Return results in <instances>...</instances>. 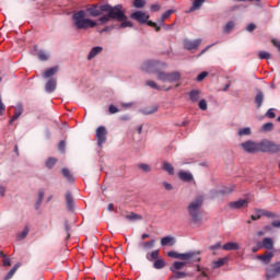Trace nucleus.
<instances>
[{"label":"nucleus","mask_w":280,"mask_h":280,"mask_svg":"<svg viewBox=\"0 0 280 280\" xmlns=\"http://www.w3.org/2000/svg\"><path fill=\"white\" fill-rule=\"evenodd\" d=\"M272 257H275V254H272V252H269L265 255H258L257 259H260V261H264L265 264H269V261L272 260Z\"/></svg>","instance_id":"393cba45"},{"label":"nucleus","mask_w":280,"mask_h":280,"mask_svg":"<svg viewBox=\"0 0 280 280\" xmlns=\"http://www.w3.org/2000/svg\"><path fill=\"white\" fill-rule=\"evenodd\" d=\"M58 160H56L55 158H49L46 161V167H48V170H51V167H54V165H56Z\"/></svg>","instance_id":"09e8293b"},{"label":"nucleus","mask_w":280,"mask_h":280,"mask_svg":"<svg viewBox=\"0 0 280 280\" xmlns=\"http://www.w3.org/2000/svg\"><path fill=\"white\" fill-rule=\"evenodd\" d=\"M158 80H160V82H168L172 84L180 80V72L178 71L165 72L161 70L158 72Z\"/></svg>","instance_id":"423d86ee"},{"label":"nucleus","mask_w":280,"mask_h":280,"mask_svg":"<svg viewBox=\"0 0 280 280\" xmlns=\"http://www.w3.org/2000/svg\"><path fill=\"white\" fill-rule=\"evenodd\" d=\"M264 92L258 91L256 96H255V104L257 108H261L262 104H264Z\"/></svg>","instance_id":"b1692460"},{"label":"nucleus","mask_w":280,"mask_h":280,"mask_svg":"<svg viewBox=\"0 0 280 280\" xmlns=\"http://www.w3.org/2000/svg\"><path fill=\"white\" fill-rule=\"evenodd\" d=\"M260 248L272 250V248H275V242H272V238L266 237L262 240V243H260Z\"/></svg>","instance_id":"f3484780"},{"label":"nucleus","mask_w":280,"mask_h":280,"mask_svg":"<svg viewBox=\"0 0 280 280\" xmlns=\"http://www.w3.org/2000/svg\"><path fill=\"white\" fill-rule=\"evenodd\" d=\"M45 198V190H39L38 192V200L36 202V209L43 205V199Z\"/></svg>","instance_id":"49530a36"},{"label":"nucleus","mask_w":280,"mask_h":280,"mask_svg":"<svg viewBox=\"0 0 280 280\" xmlns=\"http://www.w3.org/2000/svg\"><path fill=\"white\" fill-rule=\"evenodd\" d=\"M58 85V82L56 79L51 78L46 82L45 91L46 93H54L56 91V86Z\"/></svg>","instance_id":"2eb2a0df"},{"label":"nucleus","mask_w":280,"mask_h":280,"mask_svg":"<svg viewBox=\"0 0 280 280\" xmlns=\"http://www.w3.org/2000/svg\"><path fill=\"white\" fill-rule=\"evenodd\" d=\"M223 250H240V244L235 242H229L222 246Z\"/></svg>","instance_id":"5701e85b"},{"label":"nucleus","mask_w":280,"mask_h":280,"mask_svg":"<svg viewBox=\"0 0 280 280\" xmlns=\"http://www.w3.org/2000/svg\"><path fill=\"white\" fill-rule=\"evenodd\" d=\"M108 110H109L110 115H115V113L119 112V108H117V106H115V105H109Z\"/></svg>","instance_id":"e2e57ef3"},{"label":"nucleus","mask_w":280,"mask_h":280,"mask_svg":"<svg viewBox=\"0 0 280 280\" xmlns=\"http://www.w3.org/2000/svg\"><path fill=\"white\" fill-rule=\"evenodd\" d=\"M210 250H220L222 248V242H217L214 245H211Z\"/></svg>","instance_id":"bf43d9fd"},{"label":"nucleus","mask_w":280,"mask_h":280,"mask_svg":"<svg viewBox=\"0 0 280 280\" xmlns=\"http://www.w3.org/2000/svg\"><path fill=\"white\" fill-rule=\"evenodd\" d=\"M153 268H155V270H163V268H165V260L164 259H158L153 262Z\"/></svg>","instance_id":"2f4dec72"},{"label":"nucleus","mask_w":280,"mask_h":280,"mask_svg":"<svg viewBox=\"0 0 280 280\" xmlns=\"http://www.w3.org/2000/svg\"><path fill=\"white\" fill-rule=\"evenodd\" d=\"M207 75H209V72H207V71L199 73L197 75V82H202V80H205V78H207Z\"/></svg>","instance_id":"13d9d810"},{"label":"nucleus","mask_w":280,"mask_h":280,"mask_svg":"<svg viewBox=\"0 0 280 280\" xmlns=\"http://www.w3.org/2000/svg\"><path fill=\"white\" fill-rule=\"evenodd\" d=\"M65 147H66V143H65V140H61L58 144V149L60 152H65Z\"/></svg>","instance_id":"0e129e2a"},{"label":"nucleus","mask_w":280,"mask_h":280,"mask_svg":"<svg viewBox=\"0 0 280 280\" xmlns=\"http://www.w3.org/2000/svg\"><path fill=\"white\" fill-rule=\"evenodd\" d=\"M105 7H107V14L101 16L98 19V23L101 25H106L110 20L117 21L120 23V25L117 27V30H124L126 27H132V23L128 22V16H126V11L124 10V7L121 4L110 5L108 3H105Z\"/></svg>","instance_id":"f257e3e1"},{"label":"nucleus","mask_w":280,"mask_h":280,"mask_svg":"<svg viewBox=\"0 0 280 280\" xmlns=\"http://www.w3.org/2000/svg\"><path fill=\"white\" fill-rule=\"evenodd\" d=\"M112 30H115V25L106 26L101 31V34H104V32H112Z\"/></svg>","instance_id":"69168bd1"},{"label":"nucleus","mask_w":280,"mask_h":280,"mask_svg":"<svg viewBox=\"0 0 280 280\" xmlns=\"http://www.w3.org/2000/svg\"><path fill=\"white\" fill-rule=\"evenodd\" d=\"M160 10H161V5H159V4L151 5V12H159Z\"/></svg>","instance_id":"338daca9"},{"label":"nucleus","mask_w":280,"mask_h":280,"mask_svg":"<svg viewBox=\"0 0 280 280\" xmlns=\"http://www.w3.org/2000/svg\"><path fill=\"white\" fill-rule=\"evenodd\" d=\"M174 14V10H167L166 12L163 13L162 18L160 19V25H163L165 23L166 19H170Z\"/></svg>","instance_id":"c9c22d12"},{"label":"nucleus","mask_w":280,"mask_h":280,"mask_svg":"<svg viewBox=\"0 0 280 280\" xmlns=\"http://www.w3.org/2000/svg\"><path fill=\"white\" fill-rule=\"evenodd\" d=\"M101 51H104V48L102 46L93 47L88 55V60H93V58H95V56H100Z\"/></svg>","instance_id":"aec40b11"},{"label":"nucleus","mask_w":280,"mask_h":280,"mask_svg":"<svg viewBox=\"0 0 280 280\" xmlns=\"http://www.w3.org/2000/svg\"><path fill=\"white\" fill-rule=\"evenodd\" d=\"M138 167L142 170V172H151L152 167L149 164H139Z\"/></svg>","instance_id":"4d7b16f0"},{"label":"nucleus","mask_w":280,"mask_h":280,"mask_svg":"<svg viewBox=\"0 0 280 280\" xmlns=\"http://www.w3.org/2000/svg\"><path fill=\"white\" fill-rule=\"evenodd\" d=\"M230 209H244L248 207V199H238L229 203Z\"/></svg>","instance_id":"ddd939ff"},{"label":"nucleus","mask_w":280,"mask_h":280,"mask_svg":"<svg viewBox=\"0 0 280 280\" xmlns=\"http://www.w3.org/2000/svg\"><path fill=\"white\" fill-rule=\"evenodd\" d=\"M229 262V257H223L218 260L212 261V270H217V268H222L225 264Z\"/></svg>","instance_id":"412c9836"},{"label":"nucleus","mask_w":280,"mask_h":280,"mask_svg":"<svg viewBox=\"0 0 280 280\" xmlns=\"http://www.w3.org/2000/svg\"><path fill=\"white\" fill-rule=\"evenodd\" d=\"M164 189H166V191H172V189H174V186H172V184L167 183V182H163L162 183Z\"/></svg>","instance_id":"680f3d73"},{"label":"nucleus","mask_w":280,"mask_h":280,"mask_svg":"<svg viewBox=\"0 0 280 280\" xmlns=\"http://www.w3.org/2000/svg\"><path fill=\"white\" fill-rule=\"evenodd\" d=\"M206 1L207 0H195L191 8L189 9V12H196V10H200V8H202V3Z\"/></svg>","instance_id":"cd10ccee"},{"label":"nucleus","mask_w":280,"mask_h":280,"mask_svg":"<svg viewBox=\"0 0 280 280\" xmlns=\"http://www.w3.org/2000/svg\"><path fill=\"white\" fill-rule=\"evenodd\" d=\"M66 205H67L68 211H73L74 200H73V195H71V191L66 192Z\"/></svg>","instance_id":"dca6fc26"},{"label":"nucleus","mask_w":280,"mask_h":280,"mask_svg":"<svg viewBox=\"0 0 280 280\" xmlns=\"http://www.w3.org/2000/svg\"><path fill=\"white\" fill-rule=\"evenodd\" d=\"M156 244V240H151V241H141L139 243V248L142 250H151V248H154V245Z\"/></svg>","instance_id":"4468645a"},{"label":"nucleus","mask_w":280,"mask_h":280,"mask_svg":"<svg viewBox=\"0 0 280 280\" xmlns=\"http://www.w3.org/2000/svg\"><path fill=\"white\" fill-rule=\"evenodd\" d=\"M192 256H194V253L178 254L175 250H171L167 253V257H171L172 259H182L183 261H187Z\"/></svg>","instance_id":"f8f14e48"},{"label":"nucleus","mask_w":280,"mask_h":280,"mask_svg":"<svg viewBox=\"0 0 280 280\" xmlns=\"http://www.w3.org/2000/svg\"><path fill=\"white\" fill-rule=\"evenodd\" d=\"M189 97L191 102H198V100H200V92L198 90H192L189 93Z\"/></svg>","instance_id":"f704fd0d"},{"label":"nucleus","mask_w":280,"mask_h":280,"mask_svg":"<svg viewBox=\"0 0 280 280\" xmlns=\"http://www.w3.org/2000/svg\"><path fill=\"white\" fill-rule=\"evenodd\" d=\"M61 174L62 176H65V178H67L68 183H73V175H71V172L69 171V168H62L61 170Z\"/></svg>","instance_id":"7c9ffc66"},{"label":"nucleus","mask_w":280,"mask_h":280,"mask_svg":"<svg viewBox=\"0 0 280 280\" xmlns=\"http://www.w3.org/2000/svg\"><path fill=\"white\" fill-rule=\"evenodd\" d=\"M255 27H256L255 24L250 23V24L247 25L246 31L247 32H255Z\"/></svg>","instance_id":"774afa93"},{"label":"nucleus","mask_w":280,"mask_h":280,"mask_svg":"<svg viewBox=\"0 0 280 280\" xmlns=\"http://www.w3.org/2000/svg\"><path fill=\"white\" fill-rule=\"evenodd\" d=\"M131 19H133V21H138V23H141V25H143L148 23L150 15L142 11H136L131 14Z\"/></svg>","instance_id":"9b49d317"},{"label":"nucleus","mask_w":280,"mask_h":280,"mask_svg":"<svg viewBox=\"0 0 280 280\" xmlns=\"http://www.w3.org/2000/svg\"><path fill=\"white\" fill-rule=\"evenodd\" d=\"M258 213H260V217L265 218H277V214L267 210H258Z\"/></svg>","instance_id":"58836bf2"},{"label":"nucleus","mask_w":280,"mask_h":280,"mask_svg":"<svg viewBox=\"0 0 280 280\" xmlns=\"http://www.w3.org/2000/svg\"><path fill=\"white\" fill-rule=\"evenodd\" d=\"M58 73V67L48 68L43 73V78H51L52 75H56Z\"/></svg>","instance_id":"bb28decb"},{"label":"nucleus","mask_w":280,"mask_h":280,"mask_svg":"<svg viewBox=\"0 0 280 280\" xmlns=\"http://www.w3.org/2000/svg\"><path fill=\"white\" fill-rule=\"evenodd\" d=\"M20 265H15L5 276L4 280H10L12 277H14V273L16 270H19Z\"/></svg>","instance_id":"79ce46f5"},{"label":"nucleus","mask_w":280,"mask_h":280,"mask_svg":"<svg viewBox=\"0 0 280 280\" xmlns=\"http://www.w3.org/2000/svg\"><path fill=\"white\" fill-rule=\"evenodd\" d=\"M275 128L272 122H266L262 125L261 130L262 132H270Z\"/></svg>","instance_id":"37998d69"},{"label":"nucleus","mask_w":280,"mask_h":280,"mask_svg":"<svg viewBox=\"0 0 280 280\" xmlns=\"http://www.w3.org/2000/svg\"><path fill=\"white\" fill-rule=\"evenodd\" d=\"M205 202V197L197 196L189 205H188V215L190 218V222L196 226H200L202 224V205Z\"/></svg>","instance_id":"7ed1b4c3"},{"label":"nucleus","mask_w":280,"mask_h":280,"mask_svg":"<svg viewBox=\"0 0 280 280\" xmlns=\"http://www.w3.org/2000/svg\"><path fill=\"white\" fill-rule=\"evenodd\" d=\"M178 177L184 183H190V180H194V175H191V173L185 172V171H180L178 173Z\"/></svg>","instance_id":"a211bd4d"},{"label":"nucleus","mask_w":280,"mask_h":280,"mask_svg":"<svg viewBox=\"0 0 280 280\" xmlns=\"http://www.w3.org/2000/svg\"><path fill=\"white\" fill-rule=\"evenodd\" d=\"M106 10H108V7H106V3L101 5L92 4L86 9V12L90 16L97 18V16H102V14L106 12Z\"/></svg>","instance_id":"6e6552de"},{"label":"nucleus","mask_w":280,"mask_h":280,"mask_svg":"<svg viewBox=\"0 0 280 280\" xmlns=\"http://www.w3.org/2000/svg\"><path fill=\"white\" fill-rule=\"evenodd\" d=\"M185 277H187V272H185V271H175L174 276L171 277V280H174V279H185Z\"/></svg>","instance_id":"ea45409f"},{"label":"nucleus","mask_w":280,"mask_h":280,"mask_svg":"<svg viewBox=\"0 0 280 280\" xmlns=\"http://www.w3.org/2000/svg\"><path fill=\"white\" fill-rule=\"evenodd\" d=\"M162 170H164V172H167V174H170L171 176L174 174V166H172V164L167 162L163 163Z\"/></svg>","instance_id":"72a5a7b5"},{"label":"nucleus","mask_w":280,"mask_h":280,"mask_svg":"<svg viewBox=\"0 0 280 280\" xmlns=\"http://www.w3.org/2000/svg\"><path fill=\"white\" fill-rule=\"evenodd\" d=\"M187 264L182 261H175L173 266L170 268L171 272H176V270H183Z\"/></svg>","instance_id":"c85d7f7f"},{"label":"nucleus","mask_w":280,"mask_h":280,"mask_svg":"<svg viewBox=\"0 0 280 280\" xmlns=\"http://www.w3.org/2000/svg\"><path fill=\"white\" fill-rule=\"evenodd\" d=\"M38 59L42 61L49 60V54L45 52V50H39Z\"/></svg>","instance_id":"de8ad7c7"},{"label":"nucleus","mask_w":280,"mask_h":280,"mask_svg":"<svg viewBox=\"0 0 280 280\" xmlns=\"http://www.w3.org/2000/svg\"><path fill=\"white\" fill-rule=\"evenodd\" d=\"M232 191H235V186L231 185L228 187H223L222 189L218 190V194H232Z\"/></svg>","instance_id":"4c0bfd02"},{"label":"nucleus","mask_w":280,"mask_h":280,"mask_svg":"<svg viewBox=\"0 0 280 280\" xmlns=\"http://www.w3.org/2000/svg\"><path fill=\"white\" fill-rule=\"evenodd\" d=\"M0 257H3L2 264L4 268H8V266H11L12 261L10 260V258L5 257V254H3V252H0Z\"/></svg>","instance_id":"a18cd8bd"},{"label":"nucleus","mask_w":280,"mask_h":280,"mask_svg":"<svg viewBox=\"0 0 280 280\" xmlns=\"http://www.w3.org/2000/svg\"><path fill=\"white\" fill-rule=\"evenodd\" d=\"M280 277V261L269 265L265 270V279L272 280Z\"/></svg>","instance_id":"0eeeda50"},{"label":"nucleus","mask_w":280,"mask_h":280,"mask_svg":"<svg viewBox=\"0 0 280 280\" xmlns=\"http://www.w3.org/2000/svg\"><path fill=\"white\" fill-rule=\"evenodd\" d=\"M161 69H167V63L165 61L147 60L141 66L142 71L145 73H155L156 78H159V71H161Z\"/></svg>","instance_id":"39448f33"},{"label":"nucleus","mask_w":280,"mask_h":280,"mask_svg":"<svg viewBox=\"0 0 280 280\" xmlns=\"http://www.w3.org/2000/svg\"><path fill=\"white\" fill-rule=\"evenodd\" d=\"M126 220H130L131 222L135 220H141V215L132 212L131 214L126 215Z\"/></svg>","instance_id":"3c124183"},{"label":"nucleus","mask_w":280,"mask_h":280,"mask_svg":"<svg viewBox=\"0 0 280 280\" xmlns=\"http://www.w3.org/2000/svg\"><path fill=\"white\" fill-rule=\"evenodd\" d=\"M258 58L260 60H269L270 58V52H267V51H259L258 52Z\"/></svg>","instance_id":"603ef678"},{"label":"nucleus","mask_w":280,"mask_h":280,"mask_svg":"<svg viewBox=\"0 0 280 280\" xmlns=\"http://www.w3.org/2000/svg\"><path fill=\"white\" fill-rule=\"evenodd\" d=\"M75 30H90L97 26V22L86 19V11L80 10L72 15Z\"/></svg>","instance_id":"20e7f679"},{"label":"nucleus","mask_w":280,"mask_h":280,"mask_svg":"<svg viewBox=\"0 0 280 280\" xmlns=\"http://www.w3.org/2000/svg\"><path fill=\"white\" fill-rule=\"evenodd\" d=\"M235 27V23L233 21H230L225 24V26L223 27V32L225 34H231V32L233 31V28Z\"/></svg>","instance_id":"e433bc0d"},{"label":"nucleus","mask_w":280,"mask_h":280,"mask_svg":"<svg viewBox=\"0 0 280 280\" xmlns=\"http://www.w3.org/2000/svg\"><path fill=\"white\" fill-rule=\"evenodd\" d=\"M21 115H23V105H18V106H15L14 115L9 120V124H14V121H16V119H19V117H21Z\"/></svg>","instance_id":"6ab92c4d"},{"label":"nucleus","mask_w":280,"mask_h":280,"mask_svg":"<svg viewBox=\"0 0 280 280\" xmlns=\"http://www.w3.org/2000/svg\"><path fill=\"white\" fill-rule=\"evenodd\" d=\"M248 135H250L249 127H245V128L238 130V137H248Z\"/></svg>","instance_id":"c03bdc74"},{"label":"nucleus","mask_w":280,"mask_h":280,"mask_svg":"<svg viewBox=\"0 0 280 280\" xmlns=\"http://www.w3.org/2000/svg\"><path fill=\"white\" fill-rule=\"evenodd\" d=\"M30 235V226H25L22 232L18 233L16 237L19 241L25 240Z\"/></svg>","instance_id":"c756f323"},{"label":"nucleus","mask_w":280,"mask_h":280,"mask_svg":"<svg viewBox=\"0 0 280 280\" xmlns=\"http://www.w3.org/2000/svg\"><path fill=\"white\" fill-rule=\"evenodd\" d=\"M108 135V131L106 130V127L100 126L95 131V139L97 141L98 148H102L104 143H106V136Z\"/></svg>","instance_id":"1a4fd4ad"},{"label":"nucleus","mask_w":280,"mask_h":280,"mask_svg":"<svg viewBox=\"0 0 280 280\" xmlns=\"http://www.w3.org/2000/svg\"><path fill=\"white\" fill-rule=\"evenodd\" d=\"M145 85L150 86L151 89H154L155 91H161V86H159V84H156V82L152 80H147Z\"/></svg>","instance_id":"a19ab883"},{"label":"nucleus","mask_w":280,"mask_h":280,"mask_svg":"<svg viewBox=\"0 0 280 280\" xmlns=\"http://www.w3.org/2000/svg\"><path fill=\"white\" fill-rule=\"evenodd\" d=\"M200 43H202L201 38H197L194 40L185 38L183 40L184 49H187L188 51H194V49H198V47H200Z\"/></svg>","instance_id":"9d476101"},{"label":"nucleus","mask_w":280,"mask_h":280,"mask_svg":"<svg viewBox=\"0 0 280 280\" xmlns=\"http://www.w3.org/2000/svg\"><path fill=\"white\" fill-rule=\"evenodd\" d=\"M147 25H149V27H154L155 32H161V27L159 25H156V23L152 22V21H148L147 20Z\"/></svg>","instance_id":"864d4df0"},{"label":"nucleus","mask_w":280,"mask_h":280,"mask_svg":"<svg viewBox=\"0 0 280 280\" xmlns=\"http://www.w3.org/2000/svg\"><path fill=\"white\" fill-rule=\"evenodd\" d=\"M133 8H145V0H133Z\"/></svg>","instance_id":"8fccbe9b"},{"label":"nucleus","mask_w":280,"mask_h":280,"mask_svg":"<svg viewBox=\"0 0 280 280\" xmlns=\"http://www.w3.org/2000/svg\"><path fill=\"white\" fill-rule=\"evenodd\" d=\"M156 110H159V106L153 105L151 107H145V108L141 109L140 113H142V115H154V113H156Z\"/></svg>","instance_id":"a878e982"},{"label":"nucleus","mask_w":280,"mask_h":280,"mask_svg":"<svg viewBox=\"0 0 280 280\" xmlns=\"http://www.w3.org/2000/svg\"><path fill=\"white\" fill-rule=\"evenodd\" d=\"M198 106H199L200 110H207V101H205V100L199 101Z\"/></svg>","instance_id":"052dcab7"},{"label":"nucleus","mask_w":280,"mask_h":280,"mask_svg":"<svg viewBox=\"0 0 280 280\" xmlns=\"http://www.w3.org/2000/svg\"><path fill=\"white\" fill-rule=\"evenodd\" d=\"M241 147L249 154H255V152H269L270 154L280 152V144H277L270 140H262L260 142L248 140L243 142Z\"/></svg>","instance_id":"f03ea898"},{"label":"nucleus","mask_w":280,"mask_h":280,"mask_svg":"<svg viewBox=\"0 0 280 280\" xmlns=\"http://www.w3.org/2000/svg\"><path fill=\"white\" fill-rule=\"evenodd\" d=\"M147 259L148 261H155L159 259V249H155L153 252H151L150 254H147Z\"/></svg>","instance_id":"473e14b6"},{"label":"nucleus","mask_w":280,"mask_h":280,"mask_svg":"<svg viewBox=\"0 0 280 280\" xmlns=\"http://www.w3.org/2000/svg\"><path fill=\"white\" fill-rule=\"evenodd\" d=\"M176 240L173 236H164L161 238V246H174Z\"/></svg>","instance_id":"4be33fe9"},{"label":"nucleus","mask_w":280,"mask_h":280,"mask_svg":"<svg viewBox=\"0 0 280 280\" xmlns=\"http://www.w3.org/2000/svg\"><path fill=\"white\" fill-rule=\"evenodd\" d=\"M188 253H194V256L190 257L189 259H191V261L196 262V261H200V252H188Z\"/></svg>","instance_id":"5fc2aeb1"},{"label":"nucleus","mask_w":280,"mask_h":280,"mask_svg":"<svg viewBox=\"0 0 280 280\" xmlns=\"http://www.w3.org/2000/svg\"><path fill=\"white\" fill-rule=\"evenodd\" d=\"M265 115H266V117H268L269 119H275V117H277V114H275V109H272V108L268 109Z\"/></svg>","instance_id":"6e6d98bb"}]
</instances>
